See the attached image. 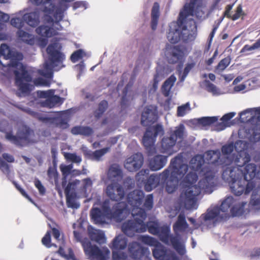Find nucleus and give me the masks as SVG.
Here are the masks:
<instances>
[{"mask_svg": "<svg viewBox=\"0 0 260 260\" xmlns=\"http://www.w3.org/2000/svg\"><path fill=\"white\" fill-rule=\"evenodd\" d=\"M127 243V240L125 238L119 235L113 240L111 248L115 250H123L126 248Z\"/></svg>", "mask_w": 260, "mask_h": 260, "instance_id": "obj_35", "label": "nucleus"}, {"mask_svg": "<svg viewBox=\"0 0 260 260\" xmlns=\"http://www.w3.org/2000/svg\"><path fill=\"white\" fill-rule=\"evenodd\" d=\"M83 51L81 49H78L74 52L71 56V61L75 63L83 57Z\"/></svg>", "mask_w": 260, "mask_h": 260, "instance_id": "obj_54", "label": "nucleus"}, {"mask_svg": "<svg viewBox=\"0 0 260 260\" xmlns=\"http://www.w3.org/2000/svg\"><path fill=\"white\" fill-rule=\"evenodd\" d=\"M198 178V175H197L196 173L190 172L185 176V177H184V181L186 183L190 184V185L187 187V188L185 190V191L183 194V193L181 194V198H183V203H184L185 207L187 209H192V208H194V207L196 205L197 196L195 197V201H195L194 204H193V205H192V206H190V205H187L186 204V197L185 195V193H186L187 190L189 187L193 186V185H192V184L197 181ZM194 186H196V185H194ZM199 186V184H198V185H197V186ZM198 196L199 195H198Z\"/></svg>", "mask_w": 260, "mask_h": 260, "instance_id": "obj_20", "label": "nucleus"}, {"mask_svg": "<svg viewBox=\"0 0 260 260\" xmlns=\"http://www.w3.org/2000/svg\"><path fill=\"white\" fill-rule=\"evenodd\" d=\"M146 251V248L137 242L129 243L128 252L129 256L134 259L141 258Z\"/></svg>", "mask_w": 260, "mask_h": 260, "instance_id": "obj_19", "label": "nucleus"}, {"mask_svg": "<svg viewBox=\"0 0 260 260\" xmlns=\"http://www.w3.org/2000/svg\"><path fill=\"white\" fill-rule=\"evenodd\" d=\"M218 120V117L216 116L213 117H203L198 119L200 124L203 126H208L216 122Z\"/></svg>", "mask_w": 260, "mask_h": 260, "instance_id": "obj_46", "label": "nucleus"}, {"mask_svg": "<svg viewBox=\"0 0 260 260\" xmlns=\"http://www.w3.org/2000/svg\"><path fill=\"white\" fill-rule=\"evenodd\" d=\"M107 196L112 200L118 201L121 200L124 196L123 187L118 183H111L106 188Z\"/></svg>", "mask_w": 260, "mask_h": 260, "instance_id": "obj_18", "label": "nucleus"}, {"mask_svg": "<svg viewBox=\"0 0 260 260\" xmlns=\"http://www.w3.org/2000/svg\"><path fill=\"white\" fill-rule=\"evenodd\" d=\"M93 133L92 128L89 126H81V135L85 136H89Z\"/></svg>", "mask_w": 260, "mask_h": 260, "instance_id": "obj_62", "label": "nucleus"}, {"mask_svg": "<svg viewBox=\"0 0 260 260\" xmlns=\"http://www.w3.org/2000/svg\"><path fill=\"white\" fill-rule=\"evenodd\" d=\"M207 164H203L204 160L201 159L195 166H192L196 171H200V174L203 176L199 182V186H193L186 191V204L192 206L195 203V197L199 195L202 191L206 193H211L215 186L216 177L219 169L222 173L227 169V165L223 164V158L228 156H221L220 151L217 149L210 150L205 153Z\"/></svg>", "mask_w": 260, "mask_h": 260, "instance_id": "obj_1", "label": "nucleus"}, {"mask_svg": "<svg viewBox=\"0 0 260 260\" xmlns=\"http://www.w3.org/2000/svg\"><path fill=\"white\" fill-rule=\"evenodd\" d=\"M34 131L29 127H25L17 132V136L11 133H7L6 138L11 143L18 146H23L28 143H36Z\"/></svg>", "mask_w": 260, "mask_h": 260, "instance_id": "obj_10", "label": "nucleus"}, {"mask_svg": "<svg viewBox=\"0 0 260 260\" xmlns=\"http://www.w3.org/2000/svg\"><path fill=\"white\" fill-rule=\"evenodd\" d=\"M0 169L4 173L7 175H9L10 172L9 165L7 164L1 157H0Z\"/></svg>", "mask_w": 260, "mask_h": 260, "instance_id": "obj_61", "label": "nucleus"}, {"mask_svg": "<svg viewBox=\"0 0 260 260\" xmlns=\"http://www.w3.org/2000/svg\"><path fill=\"white\" fill-rule=\"evenodd\" d=\"M136 179L146 190V169H142L139 171L136 176Z\"/></svg>", "mask_w": 260, "mask_h": 260, "instance_id": "obj_45", "label": "nucleus"}, {"mask_svg": "<svg viewBox=\"0 0 260 260\" xmlns=\"http://www.w3.org/2000/svg\"><path fill=\"white\" fill-rule=\"evenodd\" d=\"M170 229L167 226H160L157 235L159 240L166 245H171L180 256H184L186 253L185 245L181 242L179 239L170 234Z\"/></svg>", "mask_w": 260, "mask_h": 260, "instance_id": "obj_8", "label": "nucleus"}, {"mask_svg": "<svg viewBox=\"0 0 260 260\" xmlns=\"http://www.w3.org/2000/svg\"><path fill=\"white\" fill-rule=\"evenodd\" d=\"M198 1L191 0L189 4L185 5L183 11L179 13L177 20L179 25H182L188 16L193 15L194 7Z\"/></svg>", "mask_w": 260, "mask_h": 260, "instance_id": "obj_23", "label": "nucleus"}, {"mask_svg": "<svg viewBox=\"0 0 260 260\" xmlns=\"http://www.w3.org/2000/svg\"><path fill=\"white\" fill-rule=\"evenodd\" d=\"M109 107L108 101L105 100L101 101L98 104L97 108L94 111L93 115L96 119L100 118L106 111Z\"/></svg>", "mask_w": 260, "mask_h": 260, "instance_id": "obj_38", "label": "nucleus"}, {"mask_svg": "<svg viewBox=\"0 0 260 260\" xmlns=\"http://www.w3.org/2000/svg\"><path fill=\"white\" fill-rule=\"evenodd\" d=\"M47 176L49 178V181L52 183H54L55 189L57 192L59 193H61L62 189L58 182L59 175L55 166H50L49 167L47 170Z\"/></svg>", "mask_w": 260, "mask_h": 260, "instance_id": "obj_29", "label": "nucleus"}, {"mask_svg": "<svg viewBox=\"0 0 260 260\" xmlns=\"http://www.w3.org/2000/svg\"><path fill=\"white\" fill-rule=\"evenodd\" d=\"M157 108L155 106H147V122H154L158 118Z\"/></svg>", "mask_w": 260, "mask_h": 260, "instance_id": "obj_41", "label": "nucleus"}, {"mask_svg": "<svg viewBox=\"0 0 260 260\" xmlns=\"http://www.w3.org/2000/svg\"><path fill=\"white\" fill-rule=\"evenodd\" d=\"M243 15H245V14L242 10V5H239L236 8L235 13L232 16L231 19L233 21H235L241 17V16Z\"/></svg>", "mask_w": 260, "mask_h": 260, "instance_id": "obj_57", "label": "nucleus"}, {"mask_svg": "<svg viewBox=\"0 0 260 260\" xmlns=\"http://www.w3.org/2000/svg\"><path fill=\"white\" fill-rule=\"evenodd\" d=\"M72 168H73L72 165H61L60 166V169L62 174L63 176H66V177H67V176L69 175L71 173Z\"/></svg>", "mask_w": 260, "mask_h": 260, "instance_id": "obj_59", "label": "nucleus"}, {"mask_svg": "<svg viewBox=\"0 0 260 260\" xmlns=\"http://www.w3.org/2000/svg\"><path fill=\"white\" fill-rule=\"evenodd\" d=\"M170 170L169 169L165 170L159 175H151L147 178V192L151 191L153 188L156 187L160 183V180L162 183L169 181ZM167 185H166V187Z\"/></svg>", "mask_w": 260, "mask_h": 260, "instance_id": "obj_14", "label": "nucleus"}, {"mask_svg": "<svg viewBox=\"0 0 260 260\" xmlns=\"http://www.w3.org/2000/svg\"><path fill=\"white\" fill-rule=\"evenodd\" d=\"M23 19L28 25L33 27L37 26L40 22L39 15L37 12L25 14Z\"/></svg>", "mask_w": 260, "mask_h": 260, "instance_id": "obj_31", "label": "nucleus"}, {"mask_svg": "<svg viewBox=\"0 0 260 260\" xmlns=\"http://www.w3.org/2000/svg\"><path fill=\"white\" fill-rule=\"evenodd\" d=\"M160 15L159 4L157 2H155L152 7L150 13V26L153 31H155L157 28Z\"/></svg>", "mask_w": 260, "mask_h": 260, "instance_id": "obj_24", "label": "nucleus"}, {"mask_svg": "<svg viewBox=\"0 0 260 260\" xmlns=\"http://www.w3.org/2000/svg\"><path fill=\"white\" fill-rule=\"evenodd\" d=\"M35 185L38 189L40 194L43 195L45 194L46 189L39 179H37L35 181Z\"/></svg>", "mask_w": 260, "mask_h": 260, "instance_id": "obj_63", "label": "nucleus"}, {"mask_svg": "<svg viewBox=\"0 0 260 260\" xmlns=\"http://www.w3.org/2000/svg\"><path fill=\"white\" fill-rule=\"evenodd\" d=\"M181 35V32L178 28H170L167 35V39L171 43L175 44L180 41Z\"/></svg>", "mask_w": 260, "mask_h": 260, "instance_id": "obj_40", "label": "nucleus"}, {"mask_svg": "<svg viewBox=\"0 0 260 260\" xmlns=\"http://www.w3.org/2000/svg\"><path fill=\"white\" fill-rule=\"evenodd\" d=\"M162 80V76L158 73H156L153 77L152 87L149 90V93L155 92L158 88V84L160 81Z\"/></svg>", "mask_w": 260, "mask_h": 260, "instance_id": "obj_48", "label": "nucleus"}, {"mask_svg": "<svg viewBox=\"0 0 260 260\" xmlns=\"http://www.w3.org/2000/svg\"><path fill=\"white\" fill-rule=\"evenodd\" d=\"M235 148V145H233L232 144L228 145H224L221 147V152L223 156H229L232 155V152L233 151Z\"/></svg>", "mask_w": 260, "mask_h": 260, "instance_id": "obj_52", "label": "nucleus"}, {"mask_svg": "<svg viewBox=\"0 0 260 260\" xmlns=\"http://www.w3.org/2000/svg\"><path fill=\"white\" fill-rule=\"evenodd\" d=\"M62 103L61 98L56 95H51L43 103V106L48 108H53L57 104H61Z\"/></svg>", "mask_w": 260, "mask_h": 260, "instance_id": "obj_39", "label": "nucleus"}, {"mask_svg": "<svg viewBox=\"0 0 260 260\" xmlns=\"http://www.w3.org/2000/svg\"><path fill=\"white\" fill-rule=\"evenodd\" d=\"M108 177L111 179H115L118 177H121L122 173L119 167L115 165H112L108 171Z\"/></svg>", "mask_w": 260, "mask_h": 260, "instance_id": "obj_44", "label": "nucleus"}, {"mask_svg": "<svg viewBox=\"0 0 260 260\" xmlns=\"http://www.w3.org/2000/svg\"><path fill=\"white\" fill-rule=\"evenodd\" d=\"M102 210L106 215V217L109 219H113L116 221H121L126 216L131 213V209L128 205L124 202H120L116 203L111 209L109 205L104 203L102 206Z\"/></svg>", "mask_w": 260, "mask_h": 260, "instance_id": "obj_9", "label": "nucleus"}, {"mask_svg": "<svg viewBox=\"0 0 260 260\" xmlns=\"http://www.w3.org/2000/svg\"><path fill=\"white\" fill-rule=\"evenodd\" d=\"M36 33L42 37L51 38L56 36L58 33L52 26L46 25H41L36 29Z\"/></svg>", "mask_w": 260, "mask_h": 260, "instance_id": "obj_27", "label": "nucleus"}, {"mask_svg": "<svg viewBox=\"0 0 260 260\" xmlns=\"http://www.w3.org/2000/svg\"><path fill=\"white\" fill-rule=\"evenodd\" d=\"M61 180V186L63 188H64L66 202L68 207L71 208L76 207L75 199L76 193L75 192V189L76 186L79 184L80 181L75 180L69 182L66 186L67 183V177L63 176Z\"/></svg>", "mask_w": 260, "mask_h": 260, "instance_id": "obj_12", "label": "nucleus"}, {"mask_svg": "<svg viewBox=\"0 0 260 260\" xmlns=\"http://www.w3.org/2000/svg\"><path fill=\"white\" fill-rule=\"evenodd\" d=\"M83 248L90 260H107V255L110 253L108 249L103 253L97 246L92 245L91 242H83Z\"/></svg>", "mask_w": 260, "mask_h": 260, "instance_id": "obj_13", "label": "nucleus"}, {"mask_svg": "<svg viewBox=\"0 0 260 260\" xmlns=\"http://www.w3.org/2000/svg\"><path fill=\"white\" fill-rule=\"evenodd\" d=\"M183 134V126H182L174 131L170 137L164 138L161 140V148L162 149L161 152L171 154L172 149L176 144L177 140L178 139H182Z\"/></svg>", "mask_w": 260, "mask_h": 260, "instance_id": "obj_11", "label": "nucleus"}, {"mask_svg": "<svg viewBox=\"0 0 260 260\" xmlns=\"http://www.w3.org/2000/svg\"><path fill=\"white\" fill-rule=\"evenodd\" d=\"M127 255L123 252L112 251V260H126Z\"/></svg>", "mask_w": 260, "mask_h": 260, "instance_id": "obj_55", "label": "nucleus"}, {"mask_svg": "<svg viewBox=\"0 0 260 260\" xmlns=\"http://www.w3.org/2000/svg\"><path fill=\"white\" fill-rule=\"evenodd\" d=\"M235 149L236 153L223 159V164L227 165V169L222 173V178L227 182H231L235 179L236 175L238 177L242 175L241 167L245 166L251 160V156L247 150V143L245 141L239 140L235 144Z\"/></svg>", "mask_w": 260, "mask_h": 260, "instance_id": "obj_4", "label": "nucleus"}, {"mask_svg": "<svg viewBox=\"0 0 260 260\" xmlns=\"http://www.w3.org/2000/svg\"><path fill=\"white\" fill-rule=\"evenodd\" d=\"M88 236L92 241H94L99 244L105 242L106 238L104 233L101 230L94 229L91 226L88 228Z\"/></svg>", "mask_w": 260, "mask_h": 260, "instance_id": "obj_28", "label": "nucleus"}, {"mask_svg": "<svg viewBox=\"0 0 260 260\" xmlns=\"http://www.w3.org/2000/svg\"><path fill=\"white\" fill-rule=\"evenodd\" d=\"M152 254L156 260H179L173 252L168 250L163 245H157L152 250Z\"/></svg>", "mask_w": 260, "mask_h": 260, "instance_id": "obj_16", "label": "nucleus"}, {"mask_svg": "<svg viewBox=\"0 0 260 260\" xmlns=\"http://www.w3.org/2000/svg\"><path fill=\"white\" fill-rule=\"evenodd\" d=\"M16 34L17 36L23 42L30 45H33L35 44V39L32 35L22 29H18Z\"/></svg>", "mask_w": 260, "mask_h": 260, "instance_id": "obj_37", "label": "nucleus"}, {"mask_svg": "<svg viewBox=\"0 0 260 260\" xmlns=\"http://www.w3.org/2000/svg\"><path fill=\"white\" fill-rule=\"evenodd\" d=\"M188 228V224L186 222L185 214L184 213H180L176 221L173 225L174 232L184 231Z\"/></svg>", "mask_w": 260, "mask_h": 260, "instance_id": "obj_30", "label": "nucleus"}, {"mask_svg": "<svg viewBox=\"0 0 260 260\" xmlns=\"http://www.w3.org/2000/svg\"><path fill=\"white\" fill-rule=\"evenodd\" d=\"M246 204V202L228 196L221 202L220 207L215 206L209 209L206 213L202 216L205 221L211 220L219 216L220 212H222L223 214L220 215L221 219L226 220L231 216L235 217L243 214Z\"/></svg>", "mask_w": 260, "mask_h": 260, "instance_id": "obj_5", "label": "nucleus"}, {"mask_svg": "<svg viewBox=\"0 0 260 260\" xmlns=\"http://www.w3.org/2000/svg\"><path fill=\"white\" fill-rule=\"evenodd\" d=\"M144 198V192L136 189L127 196V202L131 206V214L134 220H128L122 225V231L128 237H133L136 233H143L146 231V224L144 220L146 218V211L140 207Z\"/></svg>", "mask_w": 260, "mask_h": 260, "instance_id": "obj_2", "label": "nucleus"}, {"mask_svg": "<svg viewBox=\"0 0 260 260\" xmlns=\"http://www.w3.org/2000/svg\"><path fill=\"white\" fill-rule=\"evenodd\" d=\"M54 18L56 20V21L54 22V19L50 16H49L48 18L47 19V21L49 23H51L52 24H54V22L56 23H57L58 22L61 21L63 17V12L61 11L60 9H57L54 15H53Z\"/></svg>", "mask_w": 260, "mask_h": 260, "instance_id": "obj_47", "label": "nucleus"}, {"mask_svg": "<svg viewBox=\"0 0 260 260\" xmlns=\"http://www.w3.org/2000/svg\"><path fill=\"white\" fill-rule=\"evenodd\" d=\"M3 56L5 59H10L9 63L4 67L15 68L13 73L15 76V84L18 89L23 92L30 91V85L28 82L32 80V77L26 69V67L19 62L22 59L21 53L11 50L8 45L3 44L0 47V56Z\"/></svg>", "mask_w": 260, "mask_h": 260, "instance_id": "obj_3", "label": "nucleus"}, {"mask_svg": "<svg viewBox=\"0 0 260 260\" xmlns=\"http://www.w3.org/2000/svg\"><path fill=\"white\" fill-rule=\"evenodd\" d=\"M110 150L109 147H105L100 150H95L94 152L90 150H83V154L84 156L89 159L92 160L99 161L101 158Z\"/></svg>", "mask_w": 260, "mask_h": 260, "instance_id": "obj_26", "label": "nucleus"}, {"mask_svg": "<svg viewBox=\"0 0 260 260\" xmlns=\"http://www.w3.org/2000/svg\"><path fill=\"white\" fill-rule=\"evenodd\" d=\"M176 81V78L174 75H172L163 83L161 87V91L165 97H168L169 95L171 88Z\"/></svg>", "mask_w": 260, "mask_h": 260, "instance_id": "obj_34", "label": "nucleus"}, {"mask_svg": "<svg viewBox=\"0 0 260 260\" xmlns=\"http://www.w3.org/2000/svg\"><path fill=\"white\" fill-rule=\"evenodd\" d=\"M22 111H25L29 115L32 116L34 117L37 118L39 121H41L44 123H53V119L54 118L53 117H49L47 116H44L42 115V114L33 111L30 109H22L21 108Z\"/></svg>", "mask_w": 260, "mask_h": 260, "instance_id": "obj_36", "label": "nucleus"}, {"mask_svg": "<svg viewBox=\"0 0 260 260\" xmlns=\"http://www.w3.org/2000/svg\"><path fill=\"white\" fill-rule=\"evenodd\" d=\"M42 244L48 248L51 246V233L48 231L42 239Z\"/></svg>", "mask_w": 260, "mask_h": 260, "instance_id": "obj_58", "label": "nucleus"}, {"mask_svg": "<svg viewBox=\"0 0 260 260\" xmlns=\"http://www.w3.org/2000/svg\"><path fill=\"white\" fill-rule=\"evenodd\" d=\"M194 66V62L188 63L186 65L181 77V81H184L189 72Z\"/></svg>", "mask_w": 260, "mask_h": 260, "instance_id": "obj_56", "label": "nucleus"}, {"mask_svg": "<svg viewBox=\"0 0 260 260\" xmlns=\"http://www.w3.org/2000/svg\"><path fill=\"white\" fill-rule=\"evenodd\" d=\"M38 95L41 98H46L48 99L50 95L54 94L53 91L51 90H48L47 91H37Z\"/></svg>", "mask_w": 260, "mask_h": 260, "instance_id": "obj_64", "label": "nucleus"}, {"mask_svg": "<svg viewBox=\"0 0 260 260\" xmlns=\"http://www.w3.org/2000/svg\"><path fill=\"white\" fill-rule=\"evenodd\" d=\"M190 110V104L189 103H187L184 105L179 106L177 108V116H183L186 114V110Z\"/></svg>", "mask_w": 260, "mask_h": 260, "instance_id": "obj_53", "label": "nucleus"}, {"mask_svg": "<svg viewBox=\"0 0 260 260\" xmlns=\"http://www.w3.org/2000/svg\"><path fill=\"white\" fill-rule=\"evenodd\" d=\"M91 219L95 223H104L105 222L106 215L104 213L102 208L101 210L98 208L92 209L90 213Z\"/></svg>", "mask_w": 260, "mask_h": 260, "instance_id": "obj_32", "label": "nucleus"}, {"mask_svg": "<svg viewBox=\"0 0 260 260\" xmlns=\"http://www.w3.org/2000/svg\"><path fill=\"white\" fill-rule=\"evenodd\" d=\"M172 167L168 169L170 170L169 181L167 182L166 190L169 193L175 191L178 186L179 180L186 174L188 166L183 164L181 159L178 157H175L171 161Z\"/></svg>", "mask_w": 260, "mask_h": 260, "instance_id": "obj_7", "label": "nucleus"}, {"mask_svg": "<svg viewBox=\"0 0 260 260\" xmlns=\"http://www.w3.org/2000/svg\"><path fill=\"white\" fill-rule=\"evenodd\" d=\"M143 161V156L142 154L135 153L126 159L124 167L129 172L137 171L142 166Z\"/></svg>", "mask_w": 260, "mask_h": 260, "instance_id": "obj_17", "label": "nucleus"}, {"mask_svg": "<svg viewBox=\"0 0 260 260\" xmlns=\"http://www.w3.org/2000/svg\"><path fill=\"white\" fill-rule=\"evenodd\" d=\"M256 50H260V38L252 45H245L240 51V53L244 55L253 54Z\"/></svg>", "mask_w": 260, "mask_h": 260, "instance_id": "obj_33", "label": "nucleus"}, {"mask_svg": "<svg viewBox=\"0 0 260 260\" xmlns=\"http://www.w3.org/2000/svg\"><path fill=\"white\" fill-rule=\"evenodd\" d=\"M73 234L76 241L81 242L82 246L83 242H90L87 238H83L81 234L79 232L74 231Z\"/></svg>", "mask_w": 260, "mask_h": 260, "instance_id": "obj_60", "label": "nucleus"}, {"mask_svg": "<svg viewBox=\"0 0 260 260\" xmlns=\"http://www.w3.org/2000/svg\"><path fill=\"white\" fill-rule=\"evenodd\" d=\"M11 24L19 29H21L24 24V20L19 17L12 18L11 20Z\"/></svg>", "mask_w": 260, "mask_h": 260, "instance_id": "obj_51", "label": "nucleus"}, {"mask_svg": "<svg viewBox=\"0 0 260 260\" xmlns=\"http://www.w3.org/2000/svg\"><path fill=\"white\" fill-rule=\"evenodd\" d=\"M231 58L229 57L223 58L219 62L217 66L216 67L215 72L217 74H221L226 68L229 66Z\"/></svg>", "mask_w": 260, "mask_h": 260, "instance_id": "obj_43", "label": "nucleus"}, {"mask_svg": "<svg viewBox=\"0 0 260 260\" xmlns=\"http://www.w3.org/2000/svg\"><path fill=\"white\" fill-rule=\"evenodd\" d=\"M57 44H51L46 49V51L50 57L51 61L54 62H62L65 59L64 55L56 49Z\"/></svg>", "mask_w": 260, "mask_h": 260, "instance_id": "obj_21", "label": "nucleus"}, {"mask_svg": "<svg viewBox=\"0 0 260 260\" xmlns=\"http://www.w3.org/2000/svg\"><path fill=\"white\" fill-rule=\"evenodd\" d=\"M64 157L72 162L80 163L82 161L80 156L77 155L76 153H66L64 155Z\"/></svg>", "mask_w": 260, "mask_h": 260, "instance_id": "obj_50", "label": "nucleus"}, {"mask_svg": "<svg viewBox=\"0 0 260 260\" xmlns=\"http://www.w3.org/2000/svg\"><path fill=\"white\" fill-rule=\"evenodd\" d=\"M167 162V157L162 155H155L150 159L149 167L152 171H157L162 168Z\"/></svg>", "mask_w": 260, "mask_h": 260, "instance_id": "obj_25", "label": "nucleus"}, {"mask_svg": "<svg viewBox=\"0 0 260 260\" xmlns=\"http://www.w3.org/2000/svg\"><path fill=\"white\" fill-rule=\"evenodd\" d=\"M242 171V175L238 177L235 176V179L231 180L230 184L231 191L236 196H239L243 193L245 194L250 193L255 186L252 180L255 177L260 179V166L257 171L256 166L254 164H248Z\"/></svg>", "mask_w": 260, "mask_h": 260, "instance_id": "obj_6", "label": "nucleus"}, {"mask_svg": "<svg viewBox=\"0 0 260 260\" xmlns=\"http://www.w3.org/2000/svg\"><path fill=\"white\" fill-rule=\"evenodd\" d=\"M32 82L36 86H47L49 87L50 86V83L47 81L46 80L41 78V77H38L35 78L34 80H31V81L28 82V84L30 85V91L29 92H23L21 90V92L23 94L28 95L30 93V91L32 89V85L29 84L30 82Z\"/></svg>", "mask_w": 260, "mask_h": 260, "instance_id": "obj_42", "label": "nucleus"}, {"mask_svg": "<svg viewBox=\"0 0 260 260\" xmlns=\"http://www.w3.org/2000/svg\"><path fill=\"white\" fill-rule=\"evenodd\" d=\"M53 123H55L57 127L61 128H67L69 126V124L67 119L62 118L53 117Z\"/></svg>", "mask_w": 260, "mask_h": 260, "instance_id": "obj_49", "label": "nucleus"}, {"mask_svg": "<svg viewBox=\"0 0 260 260\" xmlns=\"http://www.w3.org/2000/svg\"><path fill=\"white\" fill-rule=\"evenodd\" d=\"M164 134V129L161 124L147 125V149L149 146L154 145L158 136H161Z\"/></svg>", "mask_w": 260, "mask_h": 260, "instance_id": "obj_15", "label": "nucleus"}, {"mask_svg": "<svg viewBox=\"0 0 260 260\" xmlns=\"http://www.w3.org/2000/svg\"><path fill=\"white\" fill-rule=\"evenodd\" d=\"M169 50L168 60L170 63H176L181 60L183 57V52L179 46H172L170 48L167 47Z\"/></svg>", "mask_w": 260, "mask_h": 260, "instance_id": "obj_22", "label": "nucleus"}]
</instances>
